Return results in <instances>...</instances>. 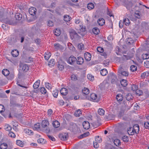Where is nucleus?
Here are the masks:
<instances>
[{
    "label": "nucleus",
    "instance_id": "obj_1",
    "mask_svg": "<svg viewBox=\"0 0 149 149\" xmlns=\"http://www.w3.org/2000/svg\"><path fill=\"white\" fill-rule=\"evenodd\" d=\"M139 130V126L138 124L134 125L133 127L128 128L127 132L129 135H133L138 134Z\"/></svg>",
    "mask_w": 149,
    "mask_h": 149
},
{
    "label": "nucleus",
    "instance_id": "obj_2",
    "mask_svg": "<svg viewBox=\"0 0 149 149\" xmlns=\"http://www.w3.org/2000/svg\"><path fill=\"white\" fill-rule=\"evenodd\" d=\"M49 123L47 120H44L41 123V126L42 130H45L46 133H49L50 132L49 129L48 128Z\"/></svg>",
    "mask_w": 149,
    "mask_h": 149
},
{
    "label": "nucleus",
    "instance_id": "obj_3",
    "mask_svg": "<svg viewBox=\"0 0 149 149\" xmlns=\"http://www.w3.org/2000/svg\"><path fill=\"white\" fill-rule=\"evenodd\" d=\"M59 137L61 140L65 141L67 140L68 138V134L67 133H63L60 134Z\"/></svg>",
    "mask_w": 149,
    "mask_h": 149
},
{
    "label": "nucleus",
    "instance_id": "obj_4",
    "mask_svg": "<svg viewBox=\"0 0 149 149\" xmlns=\"http://www.w3.org/2000/svg\"><path fill=\"white\" fill-rule=\"evenodd\" d=\"M79 29H78V33L80 34L81 35L83 36L84 34L83 33L85 32L86 29L85 27L83 24L80 25L79 26Z\"/></svg>",
    "mask_w": 149,
    "mask_h": 149
},
{
    "label": "nucleus",
    "instance_id": "obj_5",
    "mask_svg": "<svg viewBox=\"0 0 149 149\" xmlns=\"http://www.w3.org/2000/svg\"><path fill=\"white\" fill-rule=\"evenodd\" d=\"M76 59V57L72 56L68 58L67 61L68 64L72 65L75 63Z\"/></svg>",
    "mask_w": 149,
    "mask_h": 149
},
{
    "label": "nucleus",
    "instance_id": "obj_6",
    "mask_svg": "<svg viewBox=\"0 0 149 149\" xmlns=\"http://www.w3.org/2000/svg\"><path fill=\"white\" fill-rule=\"evenodd\" d=\"M91 99L94 102H97L99 100L97 98V95L95 93H91L90 96Z\"/></svg>",
    "mask_w": 149,
    "mask_h": 149
},
{
    "label": "nucleus",
    "instance_id": "obj_7",
    "mask_svg": "<svg viewBox=\"0 0 149 149\" xmlns=\"http://www.w3.org/2000/svg\"><path fill=\"white\" fill-rule=\"evenodd\" d=\"M29 13L31 15H34L36 13V9L35 8L31 7L29 9Z\"/></svg>",
    "mask_w": 149,
    "mask_h": 149
},
{
    "label": "nucleus",
    "instance_id": "obj_8",
    "mask_svg": "<svg viewBox=\"0 0 149 149\" xmlns=\"http://www.w3.org/2000/svg\"><path fill=\"white\" fill-rule=\"evenodd\" d=\"M118 72L120 74H121L123 76L126 77L128 75V72L126 71H123L122 68L119 69Z\"/></svg>",
    "mask_w": 149,
    "mask_h": 149
},
{
    "label": "nucleus",
    "instance_id": "obj_9",
    "mask_svg": "<svg viewBox=\"0 0 149 149\" xmlns=\"http://www.w3.org/2000/svg\"><path fill=\"white\" fill-rule=\"evenodd\" d=\"M109 79H111V83H113L115 81V79L116 78V75L113 73L111 74L108 76Z\"/></svg>",
    "mask_w": 149,
    "mask_h": 149
},
{
    "label": "nucleus",
    "instance_id": "obj_10",
    "mask_svg": "<svg viewBox=\"0 0 149 149\" xmlns=\"http://www.w3.org/2000/svg\"><path fill=\"white\" fill-rule=\"evenodd\" d=\"M83 126L84 128L86 130H88L90 127V123L87 121H84L83 123Z\"/></svg>",
    "mask_w": 149,
    "mask_h": 149
},
{
    "label": "nucleus",
    "instance_id": "obj_11",
    "mask_svg": "<svg viewBox=\"0 0 149 149\" xmlns=\"http://www.w3.org/2000/svg\"><path fill=\"white\" fill-rule=\"evenodd\" d=\"M134 16L135 18V20H136L137 19H140L141 16L140 12L139 11H136L134 14Z\"/></svg>",
    "mask_w": 149,
    "mask_h": 149
},
{
    "label": "nucleus",
    "instance_id": "obj_12",
    "mask_svg": "<svg viewBox=\"0 0 149 149\" xmlns=\"http://www.w3.org/2000/svg\"><path fill=\"white\" fill-rule=\"evenodd\" d=\"M61 94L63 95H66L68 93V91L66 88H63L60 91Z\"/></svg>",
    "mask_w": 149,
    "mask_h": 149
},
{
    "label": "nucleus",
    "instance_id": "obj_13",
    "mask_svg": "<svg viewBox=\"0 0 149 149\" xmlns=\"http://www.w3.org/2000/svg\"><path fill=\"white\" fill-rule=\"evenodd\" d=\"M24 132L27 135H32L33 134V133L32 130L28 128H26L24 130Z\"/></svg>",
    "mask_w": 149,
    "mask_h": 149
},
{
    "label": "nucleus",
    "instance_id": "obj_14",
    "mask_svg": "<svg viewBox=\"0 0 149 149\" xmlns=\"http://www.w3.org/2000/svg\"><path fill=\"white\" fill-rule=\"evenodd\" d=\"M84 57L86 60L89 61L91 59V55L89 53L86 52L84 54Z\"/></svg>",
    "mask_w": 149,
    "mask_h": 149
},
{
    "label": "nucleus",
    "instance_id": "obj_15",
    "mask_svg": "<svg viewBox=\"0 0 149 149\" xmlns=\"http://www.w3.org/2000/svg\"><path fill=\"white\" fill-rule=\"evenodd\" d=\"M21 67L22 70L24 72H27L29 70V67L27 64L22 65L21 66Z\"/></svg>",
    "mask_w": 149,
    "mask_h": 149
},
{
    "label": "nucleus",
    "instance_id": "obj_16",
    "mask_svg": "<svg viewBox=\"0 0 149 149\" xmlns=\"http://www.w3.org/2000/svg\"><path fill=\"white\" fill-rule=\"evenodd\" d=\"M77 63L79 65H81L84 62L83 58L81 57H78L76 59Z\"/></svg>",
    "mask_w": 149,
    "mask_h": 149
},
{
    "label": "nucleus",
    "instance_id": "obj_17",
    "mask_svg": "<svg viewBox=\"0 0 149 149\" xmlns=\"http://www.w3.org/2000/svg\"><path fill=\"white\" fill-rule=\"evenodd\" d=\"M97 22L99 25L100 26L103 25L105 24V21L103 18H100L97 21Z\"/></svg>",
    "mask_w": 149,
    "mask_h": 149
},
{
    "label": "nucleus",
    "instance_id": "obj_18",
    "mask_svg": "<svg viewBox=\"0 0 149 149\" xmlns=\"http://www.w3.org/2000/svg\"><path fill=\"white\" fill-rule=\"evenodd\" d=\"M11 54L13 57H16L19 55V51L17 49L13 50L11 52Z\"/></svg>",
    "mask_w": 149,
    "mask_h": 149
},
{
    "label": "nucleus",
    "instance_id": "obj_19",
    "mask_svg": "<svg viewBox=\"0 0 149 149\" xmlns=\"http://www.w3.org/2000/svg\"><path fill=\"white\" fill-rule=\"evenodd\" d=\"M40 80L38 79L34 84L33 87L34 89H37L38 88L40 84Z\"/></svg>",
    "mask_w": 149,
    "mask_h": 149
},
{
    "label": "nucleus",
    "instance_id": "obj_20",
    "mask_svg": "<svg viewBox=\"0 0 149 149\" xmlns=\"http://www.w3.org/2000/svg\"><path fill=\"white\" fill-rule=\"evenodd\" d=\"M52 125L54 128H57L60 126V124L58 121L55 120L53 122Z\"/></svg>",
    "mask_w": 149,
    "mask_h": 149
},
{
    "label": "nucleus",
    "instance_id": "obj_21",
    "mask_svg": "<svg viewBox=\"0 0 149 149\" xmlns=\"http://www.w3.org/2000/svg\"><path fill=\"white\" fill-rule=\"evenodd\" d=\"M149 75V72H145L142 73L141 75V78L144 79Z\"/></svg>",
    "mask_w": 149,
    "mask_h": 149
},
{
    "label": "nucleus",
    "instance_id": "obj_22",
    "mask_svg": "<svg viewBox=\"0 0 149 149\" xmlns=\"http://www.w3.org/2000/svg\"><path fill=\"white\" fill-rule=\"evenodd\" d=\"M16 144L21 147H23L24 146V143L21 140H17L16 141Z\"/></svg>",
    "mask_w": 149,
    "mask_h": 149
},
{
    "label": "nucleus",
    "instance_id": "obj_23",
    "mask_svg": "<svg viewBox=\"0 0 149 149\" xmlns=\"http://www.w3.org/2000/svg\"><path fill=\"white\" fill-rule=\"evenodd\" d=\"M82 92L84 94L87 95L89 93L90 91L88 88L85 87L82 89Z\"/></svg>",
    "mask_w": 149,
    "mask_h": 149
},
{
    "label": "nucleus",
    "instance_id": "obj_24",
    "mask_svg": "<svg viewBox=\"0 0 149 149\" xmlns=\"http://www.w3.org/2000/svg\"><path fill=\"white\" fill-rule=\"evenodd\" d=\"M117 100L118 101H120L123 100V96L121 94H117L116 96Z\"/></svg>",
    "mask_w": 149,
    "mask_h": 149
},
{
    "label": "nucleus",
    "instance_id": "obj_25",
    "mask_svg": "<svg viewBox=\"0 0 149 149\" xmlns=\"http://www.w3.org/2000/svg\"><path fill=\"white\" fill-rule=\"evenodd\" d=\"M107 73V71L106 69H103L100 71L101 74L103 76H105Z\"/></svg>",
    "mask_w": 149,
    "mask_h": 149
},
{
    "label": "nucleus",
    "instance_id": "obj_26",
    "mask_svg": "<svg viewBox=\"0 0 149 149\" xmlns=\"http://www.w3.org/2000/svg\"><path fill=\"white\" fill-rule=\"evenodd\" d=\"M120 83L122 86L124 87L126 86L127 84V81L125 79H122L121 80Z\"/></svg>",
    "mask_w": 149,
    "mask_h": 149
},
{
    "label": "nucleus",
    "instance_id": "obj_27",
    "mask_svg": "<svg viewBox=\"0 0 149 149\" xmlns=\"http://www.w3.org/2000/svg\"><path fill=\"white\" fill-rule=\"evenodd\" d=\"M2 73L5 76H7L9 74V71L7 69H4L2 71Z\"/></svg>",
    "mask_w": 149,
    "mask_h": 149
},
{
    "label": "nucleus",
    "instance_id": "obj_28",
    "mask_svg": "<svg viewBox=\"0 0 149 149\" xmlns=\"http://www.w3.org/2000/svg\"><path fill=\"white\" fill-rule=\"evenodd\" d=\"M51 54L49 52H45V60H48L51 56Z\"/></svg>",
    "mask_w": 149,
    "mask_h": 149
},
{
    "label": "nucleus",
    "instance_id": "obj_29",
    "mask_svg": "<svg viewBox=\"0 0 149 149\" xmlns=\"http://www.w3.org/2000/svg\"><path fill=\"white\" fill-rule=\"evenodd\" d=\"M92 31L93 33L96 35L98 34L100 32V30L97 27L94 28Z\"/></svg>",
    "mask_w": 149,
    "mask_h": 149
},
{
    "label": "nucleus",
    "instance_id": "obj_30",
    "mask_svg": "<svg viewBox=\"0 0 149 149\" xmlns=\"http://www.w3.org/2000/svg\"><path fill=\"white\" fill-rule=\"evenodd\" d=\"M98 112L100 115L102 116L104 115L105 111L102 108H100L98 110Z\"/></svg>",
    "mask_w": 149,
    "mask_h": 149
},
{
    "label": "nucleus",
    "instance_id": "obj_31",
    "mask_svg": "<svg viewBox=\"0 0 149 149\" xmlns=\"http://www.w3.org/2000/svg\"><path fill=\"white\" fill-rule=\"evenodd\" d=\"M8 147L7 144L5 143H1L0 145V149H6Z\"/></svg>",
    "mask_w": 149,
    "mask_h": 149
},
{
    "label": "nucleus",
    "instance_id": "obj_32",
    "mask_svg": "<svg viewBox=\"0 0 149 149\" xmlns=\"http://www.w3.org/2000/svg\"><path fill=\"white\" fill-rule=\"evenodd\" d=\"M130 22L129 19L127 18H125L123 20V23L126 26L129 25Z\"/></svg>",
    "mask_w": 149,
    "mask_h": 149
},
{
    "label": "nucleus",
    "instance_id": "obj_33",
    "mask_svg": "<svg viewBox=\"0 0 149 149\" xmlns=\"http://www.w3.org/2000/svg\"><path fill=\"white\" fill-rule=\"evenodd\" d=\"M54 34L57 36H59L61 33V32L59 29H57L54 30Z\"/></svg>",
    "mask_w": 149,
    "mask_h": 149
},
{
    "label": "nucleus",
    "instance_id": "obj_34",
    "mask_svg": "<svg viewBox=\"0 0 149 149\" xmlns=\"http://www.w3.org/2000/svg\"><path fill=\"white\" fill-rule=\"evenodd\" d=\"M126 98L127 100L129 101L132 100L133 97L131 94L128 93L126 95Z\"/></svg>",
    "mask_w": 149,
    "mask_h": 149
},
{
    "label": "nucleus",
    "instance_id": "obj_35",
    "mask_svg": "<svg viewBox=\"0 0 149 149\" xmlns=\"http://www.w3.org/2000/svg\"><path fill=\"white\" fill-rule=\"evenodd\" d=\"M94 4L92 3H90L88 4L87 7L88 9L89 10H91L94 8Z\"/></svg>",
    "mask_w": 149,
    "mask_h": 149
},
{
    "label": "nucleus",
    "instance_id": "obj_36",
    "mask_svg": "<svg viewBox=\"0 0 149 149\" xmlns=\"http://www.w3.org/2000/svg\"><path fill=\"white\" fill-rule=\"evenodd\" d=\"M142 58L143 60L148 59L149 58V54H143L142 55Z\"/></svg>",
    "mask_w": 149,
    "mask_h": 149
},
{
    "label": "nucleus",
    "instance_id": "obj_37",
    "mask_svg": "<svg viewBox=\"0 0 149 149\" xmlns=\"http://www.w3.org/2000/svg\"><path fill=\"white\" fill-rule=\"evenodd\" d=\"M81 111L80 109H79L75 112L74 115L76 117H79L81 114Z\"/></svg>",
    "mask_w": 149,
    "mask_h": 149
},
{
    "label": "nucleus",
    "instance_id": "obj_38",
    "mask_svg": "<svg viewBox=\"0 0 149 149\" xmlns=\"http://www.w3.org/2000/svg\"><path fill=\"white\" fill-rule=\"evenodd\" d=\"M22 15H21L20 14L18 13H16L15 15V17L16 19L18 20H20L21 18Z\"/></svg>",
    "mask_w": 149,
    "mask_h": 149
},
{
    "label": "nucleus",
    "instance_id": "obj_39",
    "mask_svg": "<svg viewBox=\"0 0 149 149\" xmlns=\"http://www.w3.org/2000/svg\"><path fill=\"white\" fill-rule=\"evenodd\" d=\"M58 91L57 89L54 90L52 92V94L54 97L56 98L58 95Z\"/></svg>",
    "mask_w": 149,
    "mask_h": 149
},
{
    "label": "nucleus",
    "instance_id": "obj_40",
    "mask_svg": "<svg viewBox=\"0 0 149 149\" xmlns=\"http://www.w3.org/2000/svg\"><path fill=\"white\" fill-rule=\"evenodd\" d=\"M114 143L116 146H119L120 144V140L118 139H116L113 141Z\"/></svg>",
    "mask_w": 149,
    "mask_h": 149
},
{
    "label": "nucleus",
    "instance_id": "obj_41",
    "mask_svg": "<svg viewBox=\"0 0 149 149\" xmlns=\"http://www.w3.org/2000/svg\"><path fill=\"white\" fill-rule=\"evenodd\" d=\"M95 141L100 143L102 141V139L101 137L99 136H96L95 138Z\"/></svg>",
    "mask_w": 149,
    "mask_h": 149
},
{
    "label": "nucleus",
    "instance_id": "obj_42",
    "mask_svg": "<svg viewBox=\"0 0 149 149\" xmlns=\"http://www.w3.org/2000/svg\"><path fill=\"white\" fill-rule=\"evenodd\" d=\"M133 55H131V56H129L128 55H123V58L124 59L128 60L130 59L133 57Z\"/></svg>",
    "mask_w": 149,
    "mask_h": 149
},
{
    "label": "nucleus",
    "instance_id": "obj_43",
    "mask_svg": "<svg viewBox=\"0 0 149 149\" xmlns=\"http://www.w3.org/2000/svg\"><path fill=\"white\" fill-rule=\"evenodd\" d=\"M40 124L39 123H37L34 125V128L36 130H39L40 129Z\"/></svg>",
    "mask_w": 149,
    "mask_h": 149
},
{
    "label": "nucleus",
    "instance_id": "obj_44",
    "mask_svg": "<svg viewBox=\"0 0 149 149\" xmlns=\"http://www.w3.org/2000/svg\"><path fill=\"white\" fill-rule=\"evenodd\" d=\"M8 135L9 137L13 138H15L16 137L15 134L12 132H9Z\"/></svg>",
    "mask_w": 149,
    "mask_h": 149
},
{
    "label": "nucleus",
    "instance_id": "obj_45",
    "mask_svg": "<svg viewBox=\"0 0 149 149\" xmlns=\"http://www.w3.org/2000/svg\"><path fill=\"white\" fill-rule=\"evenodd\" d=\"M40 92L42 94H45L47 92L45 88L44 87H42L40 89Z\"/></svg>",
    "mask_w": 149,
    "mask_h": 149
},
{
    "label": "nucleus",
    "instance_id": "obj_46",
    "mask_svg": "<svg viewBox=\"0 0 149 149\" xmlns=\"http://www.w3.org/2000/svg\"><path fill=\"white\" fill-rule=\"evenodd\" d=\"M70 19V17L68 15H66L64 16V20L65 21L68 22Z\"/></svg>",
    "mask_w": 149,
    "mask_h": 149
},
{
    "label": "nucleus",
    "instance_id": "obj_47",
    "mask_svg": "<svg viewBox=\"0 0 149 149\" xmlns=\"http://www.w3.org/2000/svg\"><path fill=\"white\" fill-rule=\"evenodd\" d=\"M45 86L46 88L48 90H50L52 88V85L49 83H45Z\"/></svg>",
    "mask_w": 149,
    "mask_h": 149
},
{
    "label": "nucleus",
    "instance_id": "obj_48",
    "mask_svg": "<svg viewBox=\"0 0 149 149\" xmlns=\"http://www.w3.org/2000/svg\"><path fill=\"white\" fill-rule=\"evenodd\" d=\"M130 69L132 72L135 71L137 70V67L135 65H132L130 67Z\"/></svg>",
    "mask_w": 149,
    "mask_h": 149
},
{
    "label": "nucleus",
    "instance_id": "obj_49",
    "mask_svg": "<svg viewBox=\"0 0 149 149\" xmlns=\"http://www.w3.org/2000/svg\"><path fill=\"white\" fill-rule=\"evenodd\" d=\"M8 75V80H11L13 79L14 78V74L13 73H9V74Z\"/></svg>",
    "mask_w": 149,
    "mask_h": 149
},
{
    "label": "nucleus",
    "instance_id": "obj_50",
    "mask_svg": "<svg viewBox=\"0 0 149 149\" xmlns=\"http://www.w3.org/2000/svg\"><path fill=\"white\" fill-rule=\"evenodd\" d=\"M61 46V45L58 43L54 44L55 49L57 50L60 48Z\"/></svg>",
    "mask_w": 149,
    "mask_h": 149
},
{
    "label": "nucleus",
    "instance_id": "obj_51",
    "mask_svg": "<svg viewBox=\"0 0 149 149\" xmlns=\"http://www.w3.org/2000/svg\"><path fill=\"white\" fill-rule=\"evenodd\" d=\"M88 79L91 81H93L94 79V77L91 74H88L87 75Z\"/></svg>",
    "mask_w": 149,
    "mask_h": 149
},
{
    "label": "nucleus",
    "instance_id": "obj_52",
    "mask_svg": "<svg viewBox=\"0 0 149 149\" xmlns=\"http://www.w3.org/2000/svg\"><path fill=\"white\" fill-rule=\"evenodd\" d=\"M135 92L136 94L139 96H140L142 95L143 94V92L142 91L138 89L137 90H136V91Z\"/></svg>",
    "mask_w": 149,
    "mask_h": 149
},
{
    "label": "nucleus",
    "instance_id": "obj_53",
    "mask_svg": "<svg viewBox=\"0 0 149 149\" xmlns=\"http://www.w3.org/2000/svg\"><path fill=\"white\" fill-rule=\"evenodd\" d=\"M54 59H52L50 60L49 65V66H53L55 64V62L54 61Z\"/></svg>",
    "mask_w": 149,
    "mask_h": 149
},
{
    "label": "nucleus",
    "instance_id": "obj_54",
    "mask_svg": "<svg viewBox=\"0 0 149 149\" xmlns=\"http://www.w3.org/2000/svg\"><path fill=\"white\" fill-rule=\"evenodd\" d=\"M6 127L5 128L6 130L9 132H10L12 129V127L9 125H6Z\"/></svg>",
    "mask_w": 149,
    "mask_h": 149
},
{
    "label": "nucleus",
    "instance_id": "obj_55",
    "mask_svg": "<svg viewBox=\"0 0 149 149\" xmlns=\"http://www.w3.org/2000/svg\"><path fill=\"white\" fill-rule=\"evenodd\" d=\"M97 50L100 53H102L104 52V49L101 47H99L97 48Z\"/></svg>",
    "mask_w": 149,
    "mask_h": 149
},
{
    "label": "nucleus",
    "instance_id": "obj_56",
    "mask_svg": "<svg viewBox=\"0 0 149 149\" xmlns=\"http://www.w3.org/2000/svg\"><path fill=\"white\" fill-rule=\"evenodd\" d=\"M137 87L135 85H132L131 86V89L132 91H136L137 89Z\"/></svg>",
    "mask_w": 149,
    "mask_h": 149
},
{
    "label": "nucleus",
    "instance_id": "obj_57",
    "mask_svg": "<svg viewBox=\"0 0 149 149\" xmlns=\"http://www.w3.org/2000/svg\"><path fill=\"white\" fill-rule=\"evenodd\" d=\"M144 66L147 68H149V61H146L144 62Z\"/></svg>",
    "mask_w": 149,
    "mask_h": 149
},
{
    "label": "nucleus",
    "instance_id": "obj_58",
    "mask_svg": "<svg viewBox=\"0 0 149 149\" xmlns=\"http://www.w3.org/2000/svg\"><path fill=\"white\" fill-rule=\"evenodd\" d=\"M123 141L125 142H127L128 141L129 139L127 136H124L122 138Z\"/></svg>",
    "mask_w": 149,
    "mask_h": 149
},
{
    "label": "nucleus",
    "instance_id": "obj_59",
    "mask_svg": "<svg viewBox=\"0 0 149 149\" xmlns=\"http://www.w3.org/2000/svg\"><path fill=\"white\" fill-rule=\"evenodd\" d=\"M5 110L4 106L2 104H0V113H1L3 112Z\"/></svg>",
    "mask_w": 149,
    "mask_h": 149
},
{
    "label": "nucleus",
    "instance_id": "obj_60",
    "mask_svg": "<svg viewBox=\"0 0 149 149\" xmlns=\"http://www.w3.org/2000/svg\"><path fill=\"white\" fill-rule=\"evenodd\" d=\"M93 147L95 148H97L99 147V145L98 144V142H93Z\"/></svg>",
    "mask_w": 149,
    "mask_h": 149
},
{
    "label": "nucleus",
    "instance_id": "obj_61",
    "mask_svg": "<svg viewBox=\"0 0 149 149\" xmlns=\"http://www.w3.org/2000/svg\"><path fill=\"white\" fill-rule=\"evenodd\" d=\"M71 79L73 81H76L77 79V76L74 74H72L71 75Z\"/></svg>",
    "mask_w": 149,
    "mask_h": 149
},
{
    "label": "nucleus",
    "instance_id": "obj_62",
    "mask_svg": "<svg viewBox=\"0 0 149 149\" xmlns=\"http://www.w3.org/2000/svg\"><path fill=\"white\" fill-rule=\"evenodd\" d=\"M47 25L49 26H52L54 25V23L53 22L49 20L47 22Z\"/></svg>",
    "mask_w": 149,
    "mask_h": 149
},
{
    "label": "nucleus",
    "instance_id": "obj_63",
    "mask_svg": "<svg viewBox=\"0 0 149 149\" xmlns=\"http://www.w3.org/2000/svg\"><path fill=\"white\" fill-rule=\"evenodd\" d=\"M144 126L146 129H149V122H146L144 123Z\"/></svg>",
    "mask_w": 149,
    "mask_h": 149
},
{
    "label": "nucleus",
    "instance_id": "obj_64",
    "mask_svg": "<svg viewBox=\"0 0 149 149\" xmlns=\"http://www.w3.org/2000/svg\"><path fill=\"white\" fill-rule=\"evenodd\" d=\"M58 66L60 70H62L64 69V66L62 65L59 64H58Z\"/></svg>",
    "mask_w": 149,
    "mask_h": 149
}]
</instances>
